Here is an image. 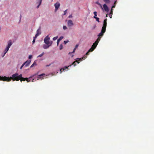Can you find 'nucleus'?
<instances>
[{
  "instance_id": "1",
  "label": "nucleus",
  "mask_w": 154,
  "mask_h": 154,
  "mask_svg": "<svg viewBox=\"0 0 154 154\" xmlns=\"http://www.w3.org/2000/svg\"><path fill=\"white\" fill-rule=\"evenodd\" d=\"M22 76V74L19 75L17 73L13 75L12 77H10L6 76H0V80H2L4 81H7L9 82L10 81L11 79H12L13 81H18L20 80L21 79Z\"/></svg>"
},
{
  "instance_id": "2",
  "label": "nucleus",
  "mask_w": 154,
  "mask_h": 154,
  "mask_svg": "<svg viewBox=\"0 0 154 154\" xmlns=\"http://www.w3.org/2000/svg\"><path fill=\"white\" fill-rule=\"evenodd\" d=\"M107 19H106L104 20L103 26L102 28L101 32L100 33L98 36L100 37H101L103 35L104 33L105 32L106 28V21Z\"/></svg>"
},
{
  "instance_id": "3",
  "label": "nucleus",
  "mask_w": 154,
  "mask_h": 154,
  "mask_svg": "<svg viewBox=\"0 0 154 154\" xmlns=\"http://www.w3.org/2000/svg\"><path fill=\"white\" fill-rule=\"evenodd\" d=\"M12 44V43L11 40H9L8 42V45L7 46L6 48H5V51H4V54L3 56H2L3 57L6 54V53L8 51L9 49V48L11 45Z\"/></svg>"
},
{
  "instance_id": "4",
  "label": "nucleus",
  "mask_w": 154,
  "mask_h": 154,
  "mask_svg": "<svg viewBox=\"0 0 154 154\" xmlns=\"http://www.w3.org/2000/svg\"><path fill=\"white\" fill-rule=\"evenodd\" d=\"M44 42L46 44H49L52 45L53 44V42L51 41H50V38L48 35H47L44 39Z\"/></svg>"
},
{
  "instance_id": "5",
  "label": "nucleus",
  "mask_w": 154,
  "mask_h": 154,
  "mask_svg": "<svg viewBox=\"0 0 154 154\" xmlns=\"http://www.w3.org/2000/svg\"><path fill=\"white\" fill-rule=\"evenodd\" d=\"M41 27H40L36 31V33L35 35V38H36L37 37L41 34Z\"/></svg>"
},
{
  "instance_id": "6",
  "label": "nucleus",
  "mask_w": 154,
  "mask_h": 154,
  "mask_svg": "<svg viewBox=\"0 0 154 154\" xmlns=\"http://www.w3.org/2000/svg\"><path fill=\"white\" fill-rule=\"evenodd\" d=\"M72 65V64H70L68 66H65L64 67L61 68L60 69V73L62 72V70L64 71L65 69H67L69 67L71 66Z\"/></svg>"
},
{
  "instance_id": "7",
  "label": "nucleus",
  "mask_w": 154,
  "mask_h": 154,
  "mask_svg": "<svg viewBox=\"0 0 154 154\" xmlns=\"http://www.w3.org/2000/svg\"><path fill=\"white\" fill-rule=\"evenodd\" d=\"M31 62V60H27L23 64L26 67L29 66Z\"/></svg>"
},
{
  "instance_id": "8",
  "label": "nucleus",
  "mask_w": 154,
  "mask_h": 154,
  "mask_svg": "<svg viewBox=\"0 0 154 154\" xmlns=\"http://www.w3.org/2000/svg\"><path fill=\"white\" fill-rule=\"evenodd\" d=\"M103 9H104L106 11H109V8L106 4H104L103 5Z\"/></svg>"
},
{
  "instance_id": "9",
  "label": "nucleus",
  "mask_w": 154,
  "mask_h": 154,
  "mask_svg": "<svg viewBox=\"0 0 154 154\" xmlns=\"http://www.w3.org/2000/svg\"><path fill=\"white\" fill-rule=\"evenodd\" d=\"M67 25L68 26H71L73 25V23L71 20H69L68 21Z\"/></svg>"
},
{
  "instance_id": "10",
  "label": "nucleus",
  "mask_w": 154,
  "mask_h": 154,
  "mask_svg": "<svg viewBox=\"0 0 154 154\" xmlns=\"http://www.w3.org/2000/svg\"><path fill=\"white\" fill-rule=\"evenodd\" d=\"M55 7V10L57 11L58 10L60 6V4L59 3H56L54 5Z\"/></svg>"
},
{
  "instance_id": "11",
  "label": "nucleus",
  "mask_w": 154,
  "mask_h": 154,
  "mask_svg": "<svg viewBox=\"0 0 154 154\" xmlns=\"http://www.w3.org/2000/svg\"><path fill=\"white\" fill-rule=\"evenodd\" d=\"M45 75V74L44 73L38 75L37 77V79L38 80L39 79H41L42 80L43 79L42 76Z\"/></svg>"
},
{
  "instance_id": "12",
  "label": "nucleus",
  "mask_w": 154,
  "mask_h": 154,
  "mask_svg": "<svg viewBox=\"0 0 154 154\" xmlns=\"http://www.w3.org/2000/svg\"><path fill=\"white\" fill-rule=\"evenodd\" d=\"M25 81H27V82H30V81H32V82H34V79H33L32 80V79H31V77H30L29 78H25Z\"/></svg>"
},
{
  "instance_id": "13",
  "label": "nucleus",
  "mask_w": 154,
  "mask_h": 154,
  "mask_svg": "<svg viewBox=\"0 0 154 154\" xmlns=\"http://www.w3.org/2000/svg\"><path fill=\"white\" fill-rule=\"evenodd\" d=\"M51 45L49 44H46V45H44L43 46V47L44 49H46L48 48L49 46H51Z\"/></svg>"
},
{
  "instance_id": "14",
  "label": "nucleus",
  "mask_w": 154,
  "mask_h": 154,
  "mask_svg": "<svg viewBox=\"0 0 154 154\" xmlns=\"http://www.w3.org/2000/svg\"><path fill=\"white\" fill-rule=\"evenodd\" d=\"M86 58V55H85L83 57H82L81 58H78L77 59L79 61H81L82 60H84L85 59V58Z\"/></svg>"
},
{
  "instance_id": "15",
  "label": "nucleus",
  "mask_w": 154,
  "mask_h": 154,
  "mask_svg": "<svg viewBox=\"0 0 154 154\" xmlns=\"http://www.w3.org/2000/svg\"><path fill=\"white\" fill-rule=\"evenodd\" d=\"M98 45L97 43H96L95 42H94L92 45L91 47L95 49Z\"/></svg>"
},
{
  "instance_id": "16",
  "label": "nucleus",
  "mask_w": 154,
  "mask_h": 154,
  "mask_svg": "<svg viewBox=\"0 0 154 154\" xmlns=\"http://www.w3.org/2000/svg\"><path fill=\"white\" fill-rule=\"evenodd\" d=\"M113 9H112L111 11L109 13V16H110V18H111L112 17V14H113Z\"/></svg>"
},
{
  "instance_id": "17",
  "label": "nucleus",
  "mask_w": 154,
  "mask_h": 154,
  "mask_svg": "<svg viewBox=\"0 0 154 154\" xmlns=\"http://www.w3.org/2000/svg\"><path fill=\"white\" fill-rule=\"evenodd\" d=\"M77 63L78 64H79V61L77 60L75 61L72 63V64H71L72 65H73L74 66H76V64H74L75 63Z\"/></svg>"
},
{
  "instance_id": "18",
  "label": "nucleus",
  "mask_w": 154,
  "mask_h": 154,
  "mask_svg": "<svg viewBox=\"0 0 154 154\" xmlns=\"http://www.w3.org/2000/svg\"><path fill=\"white\" fill-rule=\"evenodd\" d=\"M101 38L99 37L97 38V40L95 41V42H96V43H97V44H98L99 41H100V40Z\"/></svg>"
},
{
  "instance_id": "19",
  "label": "nucleus",
  "mask_w": 154,
  "mask_h": 154,
  "mask_svg": "<svg viewBox=\"0 0 154 154\" xmlns=\"http://www.w3.org/2000/svg\"><path fill=\"white\" fill-rule=\"evenodd\" d=\"M103 1L106 4H109L110 2V0H103Z\"/></svg>"
},
{
  "instance_id": "20",
  "label": "nucleus",
  "mask_w": 154,
  "mask_h": 154,
  "mask_svg": "<svg viewBox=\"0 0 154 154\" xmlns=\"http://www.w3.org/2000/svg\"><path fill=\"white\" fill-rule=\"evenodd\" d=\"M78 46L79 45L78 44L75 45V48L73 49V51L72 52V53H74L75 52L76 49L78 47Z\"/></svg>"
},
{
  "instance_id": "21",
  "label": "nucleus",
  "mask_w": 154,
  "mask_h": 154,
  "mask_svg": "<svg viewBox=\"0 0 154 154\" xmlns=\"http://www.w3.org/2000/svg\"><path fill=\"white\" fill-rule=\"evenodd\" d=\"M93 18L94 19H95L97 21H98V22H100L99 20V18L96 17H95V16H94Z\"/></svg>"
},
{
  "instance_id": "22",
  "label": "nucleus",
  "mask_w": 154,
  "mask_h": 154,
  "mask_svg": "<svg viewBox=\"0 0 154 154\" xmlns=\"http://www.w3.org/2000/svg\"><path fill=\"white\" fill-rule=\"evenodd\" d=\"M94 48H93L91 47V48L88 51L89 52H92L94 50Z\"/></svg>"
},
{
  "instance_id": "23",
  "label": "nucleus",
  "mask_w": 154,
  "mask_h": 154,
  "mask_svg": "<svg viewBox=\"0 0 154 154\" xmlns=\"http://www.w3.org/2000/svg\"><path fill=\"white\" fill-rule=\"evenodd\" d=\"M63 48V45H62V44H60V47H59V49L60 50H61Z\"/></svg>"
},
{
  "instance_id": "24",
  "label": "nucleus",
  "mask_w": 154,
  "mask_h": 154,
  "mask_svg": "<svg viewBox=\"0 0 154 154\" xmlns=\"http://www.w3.org/2000/svg\"><path fill=\"white\" fill-rule=\"evenodd\" d=\"M44 54V52L42 53V54H40L38 56V57H42Z\"/></svg>"
},
{
  "instance_id": "25",
  "label": "nucleus",
  "mask_w": 154,
  "mask_h": 154,
  "mask_svg": "<svg viewBox=\"0 0 154 154\" xmlns=\"http://www.w3.org/2000/svg\"><path fill=\"white\" fill-rule=\"evenodd\" d=\"M97 12L96 11H94V16H95V17H96V16H97Z\"/></svg>"
},
{
  "instance_id": "26",
  "label": "nucleus",
  "mask_w": 154,
  "mask_h": 154,
  "mask_svg": "<svg viewBox=\"0 0 154 154\" xmlns=\"http://www.w3.org/2000/svg\"><path fill=\"white\" fill-rule=\"evenodd\" d=\"M42 0H40V3H39V5H38V6H37V8H38L39 6V5H40L42 3Z\"/></svg>"
},
{
  "instance_id": "27",
  "label": "nucleus",
  "mask_w": 154,
  "mask_h": 154,
  "mask_svg": "<svg viewBox=\"0 0 154 154\" xmlns=\"http://www.w3.org/2000/svg\"><path fill=\"white\" fill-rule=\"evenodd\" d=\"M57 38H58V36H57L55 37H54L53 38V40L54 41H55V40H56L57 39Z\"/></svg>"
},
{
  "instance_id": "28",
  "label": "nucleus",
  "mask_w": 154,
  "mask_h": 154,
  "mask_svg": "<svg viewBox=\"0 0 154 154\" xmlns=\"http://www.w3.org/2000/svg\"><path fill=\"white\" fill-rule=\"evenodd\" d=\"M20 80L21 82H22V81H25V78L22 77L21 79Z\"/></svg>"
},
{
  "instance_id": "29",
  "label": "nucleus",
  "mask_w": 154,
  "mask_h": 154,
  "mask_svg": "<svg viewBox=\"0 0 154 154\" xmlns=\"http://www.w3.org/2000/svg\"><path fill=\"white\" fill-rule=\"evenodd\" d=\"M63 38V36H60L59 38L58 39V40L60 41H61Z\"/></svg>"
},
{
  "instance_id": "30",
  "label": "nucleus",
  "mask_w": 154,
  "mask_h": 154,
  "mask_svg": "<svg viewBox=\"0 0 154 154\" xmlns=\"http://www.w3.org/2000/svg\"><path fill=\"white\" fill-rule=\"evenodd\" d=\"M36 65V63L35 62H34L33 63V64L31 66H30V67L31 68H32V67H33V66L34 65Z\"/></svg>"
},
{
  "instance_id": "31",
  "label": "nucleus",
  "mask_w": 154,
  "mask_h": 154,
  "mask_svg": "<svg viewBox=\"0 0 154 154\" xmlns=\"http://www.w3.org/2000/svg\"><path fill=\"white\" fill-rule=\"evenodd\" d=\"M67 10H66L64 11V14H63V15H65L66 14V13H67Z\"/></svg>"
},
{
  "instance_id": "32",
  "label": "nucleus",
  "mask_w": 154,
  "mask_h": 154,
  "mask_svg": "<svg viewBox=\"0 0 154 154\" xmlns=\"http://www.w3.org/2000/svg\"><path fill=\"white\" fill-rule=\"evenodd\" d=\"M63 29L64 30L66 29H67V27L65 26H64L63 27Z\"/></svg>"
},
{
  "instance_id": "33",
  "label": "nucleus",
  "mask_w": 154,
  "mask_h": 154,
  "mask_svg": "<svg viewBox=\"0 0 154 154\" xmlns=\"http://www.w3.org/2000/svg\"><path fill=\"white\" fill-rule=\"evenodd\" d=\"M35 38V37H34V39H33V41H32L33 44L35 42V38Z\"/></svg>"
},
{
  "instance_id": "34",
  "label": "nucleus",
  "mask_w": 154,
  "mask_h": 154,
  "mask_svg": "<svg viewBox=\"0 0 154 154\" xmlns=\"http://www.w3.org/2000/svg\"><path fill=\"white\" fill-rule=\"evenodd\" d=\"M60 41L58 39L57 40V45L59 44Z\"/></svg>"
},
{
  "instance_id": "35",
  "label": "nucleus",
  "mask_w": 154,
  "mask_h": 154,
  "mask_svg": "<svg viewBox=\"0 0 154 154\" xmlns=\"http://www.w3.org/2000/svg\"><path fill=\"white\" fill-rule=\"evenodd\" d=\"M69 41H64V44H66L67 43V42H69Z\"/></svg>"
},
{
  "instance_id": "36",
  "label": "nucleus",
  "mask_w": 154,
  "mask_h": 154,
  "mask_svg": "<svg viewBox=\"0 0 154 154\" xmlns=\"http://www.w3.org/2000/svg\"><path fill=\"white\" fill-rule=\"evenodd\" d=\"M32 57V55H30L29 56V57H28V58H29V59H30Z\"/></svg>"
},
{
  "instance_id": "37",
  "label": "nucleus",
  "mask_w": 154,
  "mask_h": 154,
  "mask_svg": "<svg viewBox=\"0 0 154 154\" xmlns=\"http://www.w3.org/2000/svg\"><path fill=\"white\" fill-rule=\"evenodd\" d=\"M99 5L100 6V8H102V9H103V7H102V5L101 4H100V5Z\"/></svg>"
},
{
  "instance_id": "38",
  "label": "nucleus",
  "mask_w": 154,
  "mask_h": 154,
  "mask_svg": "<svg viewBox=\"0 0 154 154\" xmlns=\"http://www.w3.org/2000/svg\"><path fill=\"white\" fill-rule=\"evenodd\" d=\"M99 5L100 6V8H102V9H103V7H102V5L101 4H100V5Z\"/></svg>"
},
{
  "instance_id": "39",
  "label": "nucleus",
  "mask_w": 154,
  "mask_h": 154,
  "mask_svg": "<svg viewBox=\"0 0 154 154\" xmlns=\"http://www.w3.org/2000/svg\"><path fill=\"white\" fill-rule=\"evenodd\" d=\"M72 15L71 14L69 16V17H69V18H72Z\"/></svg>"
},
{
  "instance_id": "40",
  "label": "nucleus",
  "mask_w": 154,
  "mask_h": 154,
  "mask_svg": "<svg viewBox=\"0 0 154 154\" xmlns=\"http://www.w3.org/2000/svg\"><path fill=\"white\" fill-rule=\"evenodd\" d=\"M24 65H23H23H22V66H21L20 68V69H21L23 67V66H24Z\"/></svg>"
},
{
  "instance_id": "41",
  "label": "nucleus",
  "mask_w": 154,
  "mask_h": 154,
  "mask_svg": "<svg viewBox=\"0 0 154 154\" xmlns=\"http://www.w3.org/2000/svg\"><path fill=\"white\" fill-rule=\"evenodd\" d=\"M96 3L97 4H98V5H100V3L98 2H96Z\"/></svg>"
},
{
  "instance_id": "42",
  "label": "nucleus",
  "mask_w": 154,
  "mask_h": 154,
  "mask_svg": "<svg viewBox=\"0 0 154 154\" xmlns=\"http://www.w3.org/2000/svg\"><path fill=\"white\" fill-rule=\"evenodd\" d=\"M115 5L112 6V9L113 8H115Z\"/></svg>"
},
{
  "instance_id": "43",
  "label": "nucleus",
  "mask_w": 154,
  "mask_h": 154,
  "mask_svg": "<svg viewBox=\"0 0 154 154\" xmlns=\"http://www.w3.org/2000/svg\"><path fill=\"white\" fill-rule=\"evenodd\" d=\"M89 52H89V51H88V52L86 53V54H87V55L88 54H89Z\"/></svg>"
},
{
  "instance_id": "44",
  "label": "nucleus",
  "mask_w": 154,
  "mask_h": 154,
  "mask_svg": "<svg viewBox=\"0 0 154 154\" xmlns=\"http://www.w3.org/2000/svg\"><path fill=\"white\" fill-rule=\"evenodd\" d=\"M107 17V15L106 14V17Z\"/></svg>"
},
{
  "instance_id": "45",
  "label": "nucleus",
  "mask_w": 154,
  "mask_h": 154,
  "mask_svg": "<svg viewBox=\"0 0 154 154\" xmlns=\"http://www.w3.org/2000/svg\"><path fill=\"white\" fill-rule=\"evenodd\" d=\"M96 27V25H95L94 26V28H95Z\"/></svg>"
},
{
  "instance_id": "46",
  "label": "nucleus",
  "mask_w": 154,
  "mask_h": 154,
  "mask_svg": "<svg viewBox=\"0 0 154 154\" xmlns=\"http://www.w3.org/2000/svg\"><path fill=\"white\" fill-rule=\"evenodd\" d=\"M71 53H69V54H71Z\"/></svg>"
},
{
  "instance_id": "47",
  "label": "nucleus",
  "mask_w": 154,
  "mask_h": 154,
  "mask_svg": "<svg viewBox=\"0 0 154 154\" xmlns=\"http://www.w3.org/2000/svg\"><path fill=\"white\" fill-rule=\"evenodd\" d=\"M48 66V65H46V66Z\"/></svg>"
}]
</instances>
